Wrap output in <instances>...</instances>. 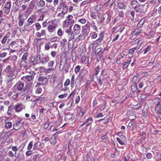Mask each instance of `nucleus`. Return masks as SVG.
<instances>
[{"mask_svg": "<svg viewBox=\"0 0 161 161\" xmlns=\"http://www.w3.org/2000/svg\"><path fill=\"white\" fill-rule=\"evenodd\" d=\"M153 102L154 104H156V107L155 108V110L157 114H161V106L160 103L159 99L157 98H156L153 100Z\"/></svg>", "mask_w": 161, "mask_h": 161, "instance_id": "f257e3e1", "label": "nucleus"}, {"mask_svg": "<svg viewBox=\"0 0 161 161\" xmlns=\"http://www.w3.org/2000/svg\"><path fill=\"white\" fill-rule=\"evenodd\" d=\"M104 37V33L103 32H101L98 36V39L96 40L94 43H92L91 45H92V46L97 47L102 42Z\"/></svg>", "mask_w": 161, "mask_h": 161, "instance_id": "f03ea898", "label": "nucleus"}, {"mask_svg": "<svg viewBox=\"0 0 161 161\" xmlns=\"http://www.w3.org/2000/svg\"><path fill=\"white\" fill-rule=\"evenodd\" d=\"M39 63L42 65L46 64L49 60V57L45 55L39 56Z\"/></svg>", "mask_w": 161, "mask_h": 161, "instance_id": "7ed1b4c3", "label": "nucleus"}, {"mask_svg": "<svg viewBox=\"0 0 161 161\" xmlns=\"http://www.w3.org/2000/svg\"><path fill=\"white\" fill-rule=\"evenodd\" d=\"M133 8L136 12H139L141 13L144 12V6L142 5H141L139 3L137 4Z\"/></svg>", "mask_w": 161, "mask_h": 161, "instance_id": "20e7f679", "label": "nucleus"}, {"mask_svg": "<svg viewBox=\"0 0 161 161\" xmlns=\"http://www.w3.org/2000/svg\"><path fill=\"white\" fill-rule=\"evenodd\" d=\"M11 6V3L10 1L7 2L6 3L3 9L5 14H8L9 13Z\"/></svg>", "mask_w": 161, "mask_h": 161, "instance_id": "39448f33", "label": "nucleus"}, {"mask_svg": "<svg viewBox=\"0 0 161 161\" xmlns=\"http://www.w3.org/2000/svg\"><path fill=\"white\" fill-rule=\"evenodd\" d=\"M36 17L35 15H32L28 19L27 23L26 24V26L28 27L31 25L35 21Z\"/></svg>", "mask_w": 161, "mask_h": 161, "instance_id": "423d86ee", "label": "nucleus"}, {"mask_svg": "<svg viewBox=\"0 0 161 161\" xmlns=\"http://www.w3.org/2000/svg\"><path fill=\"white\" fill-rule=\"evenodd\" d=\"M24 105L22 103H19L15 105L14 107V108L16 112H20L24 108Z\"/></svg>", "mask_w": 161, "mask_h": 161, "instance_id": "0eeeda50", "label": "nucleus"}, {"mask_svg": "<svg viewBox=\"0 0 161 161\" xmlns=\"http://www.w3.org/2000/svg\"><path fill=\"white\" fill-rule=\"evenodd\" d=\"M6 70L8 72L7 75L10 76L11 77H13L14 74V71L15 68H13L11 69H10V67L9 65L8 66L6 69Z\"/></svg>", "mask_w": 161, "mask_h": 161, "instance_id": "6e6552de", "label": "nucleus"}, {"mask_svg": "<svg viewBox=\"0 0 161 161\" xmlns=\"http://www.w3.org/2000/svg\"><path fill=\"white\" fill-rule=\"evenodd\" d=\"M21 121L22 120H21L15 122L13 125V129L17 131L20 129L22 125V123H21Z\"/></svg>", "mask_w": 161, "mask_h": 161, "instance_id": "1a4fd4ad", "label": "nucleus"}, {"mask_svg": "<svg viewBox=\"0 0 161 161\" xmlns=\"http://www.w3.org/2000/svg\"><path fill=\"white\" fill-rule=\"evenodd\" d=\"M92 118L91 117H89L85 120V121L83 123V124L80 125V126L82 127L86 124H87L86 125V126L88 127L90 124L92 123Z\"/></svg>", "mask_w": 161, "mask_h": 161, "instance_id": "9d476101", "label": "nucleus"}, {"mask_svg": "<svg viewBox=\"0 0 161 161\" xmlns=\"http://www.w3.org/2000/svg\"><path fill=\"white\" fill-rule=\"evenodd\" d=\"M31 86L29 84L26 85L23 88V92L24 94L27 93L29 92V95H32V91L30 90Z\"/></svg>", "mask_w": 161, "mask_h": 161, "instance_id": "9b49d317", "label": "nucleus"}, {"mask_svg": "<svg viewBox=\"0 0 161 161\" xmlns=\"http://www.w3.org/2000/svg\"><path fill=\"white\" fill-rule=\"evenodd\" d=\"M24 83L20 81L18 82L14 87V88L15 86H16L18 91L19 92H20L24 88Z\"/></svg>", "mask_w": 161, "mask_h": 161, "instance_id": "f8f14e48", "label": "nucleus"}, {"mask_svg": "<svg viewBox=\"0 0 161 161\" xmlns=\"http://www.w3.org/2000/svg\"><path fill=\"white\" fill-rule=\"evenodd\" d=\"M74 20H71V21H70L68 20H65L64 22V24H63V27L64 28L67 27L69 26V25L70 24H73L74 23Z\"/></svg>", "mask_w": 161, "mask_h": 161, "instance_id": "ddd939ff", "label": "nucleus"}, {"mask_svg": "<svg viewBox=\"0 0 161 161\" xmlns=\"http://www.w3.org/2000/svg\"><path fill=\"white\" fill-rule=\"evenodd\" d=\"M56 25L54 24L48 25L47 26V30L49 32H52L55 31Z\"/></svg>", "mask_w": 161, "mask_h": 161, "instance_id": "4468645a", "label": "nucleus"}, {"mask_svg": "<svg viewBox=\"0 0 161 161\" xmlns=\"http://www.w3.org/2000/svg\"><path fill=\"white\" fill-rule=\"evenodd\" d=\"M39 60V56L32 57L31 58V62L33 64H36L38 62Z\"/></svg>", "mask_w": 161, "mask_h": 161, "instance_id": "2eb2a0df", "label": "nucleus"}, {"mask_svg": "<svg viewBox=\"0 0 161 161\" xmlns=\"http://www.w3.org/2000/svg\"><path fill=\"white\" fill-rule=\"evenodd\" d=\"M38 80L41 82L42 85H43L47 82L48 79L46 77L41 76L38 78Z\"/></svg>", "mask_w": 161, "mask_h": 161, "instance_id": "dca6fc26", "label": "nucleus"}, {"mask_svg": "<svg viewBox=\"0 0 161 161\" xmlns=\"http://www.w3.org/2000/svg\"><path fill=\"white\" fill-rule=\"evenodd\" d=\"M74 30L75 34H78L80 31V27L78 24H75L74 27Z\"/></svg>", "mask_w": 161, "mask_h": 161, "instance_id": "f3484780", "label": "nucleus"}, {"mask_svg": "<svg viewBox=\"0 0 161 161\" xmlns=\"http://www.w3.org/2000/svg\"><path fill=\"white\" fill-rule=\"evenodd\" d=\"M117 6L118 8L120 9L125 10L126 8V6L122 2L118 3L117 4Z\"/></svg>", "mask_w": 161, "mask_h": 161, "instance_id": "a211bd4d", "label": "nucleus"}, {"mask_svg": "<svg viewBox=\"0 0 161 161\" xmlns=\"http://www.w3.org/2000/svg\"><path fill=\"white\" fill-rule=\"evenodd\" d=\"M45 2L43 0H40L37 3V7L39 8H42L44 6Z\"/></svg>", "mask_w": 161, "mask_h": 161, "instance_id": "6ab92c4d", "label": "nucleus"}, {"mask_svg": "<svg viewBox=\"0 0 161 161\" xmlns=\"http://www.w3.org/2000/svg\"><path fill=\"white\" fill-rule=\"evenodd\" d=\"M145 19L143 18L141 19L137 25V27L138 28H142L145 22Z\"/></svg>", "mask_w": 161, "mask_h": 161, "instance_id": "aec40b11", "label": "nucleus"}, {"mask_svg": "<svg viewBox=\"0 0 161 161\" xmlns=\"http://www.w3.org/2000/svg\"><path fill=\"white\" fill-rule=\"evenodd\" d=\"M34 76L32 75H27L25 76H23L22 79H25L27 81H31L34 79Z\"/></svg>", "mask_w": 161, "mask_h": 161, "instance_id": "412c9836", "label": "nucleus"}, {"mask_svg": "<svg viewBox=\"0 0 161 161\" xmlns=\"http://www.w3.org/2000/svg\"><path fill=\"white\" fill-rule=\"evenodd\" d=\"M12 90H13V92L14 93H16L15 94L13 95L12 97V98L13 99H14L15 100V99H16L19 96V92H16L17 90H16V89H15L14 88V87L13 88Z\"/></svg>", "mask_w": 161, "mask_h": 161, "instance_id": "4be33fe9", "label": "nucleus"}, {"mask_svg": "<svg viewBox=\"0 0 161 161\" xmlns=\"http://www.w3.org/2000/svg\"><path fill=\"white\" fill-rule=\"evenodd\" d=\"M5 127L7 129H10L12 126V124L11 122L8 121L6 120L5 121Z\"/></svg>", "mask_w": 161, "mask_h": 161, "instance_id": "5701e85b", "label": "nucleus"}, {"mask_svg": "<svg viewBox=\"0 0 161 161\" xmlns=\"http://www.w3.org/2000/svg\"><path fill=\"white\" fill-rule=\"evenodd\" d=\"M41 145V143L39 142H38L35 143L33 147V149L34 150L39 149Z\"/></svg>", "mask_w": 161, "mask_h": 161, "instance_id": "b1692460", "label": "nucleus"}, {"mask_svg": "<svg viewBox=\"0 0 161 161\" xmlns=\"http://www.w3.org/2000/svg\"><path fill=\"white\" fill-rule=\"evenodd\" d=\"M142 31V30L138 28L135 29L133 31V33H134L135 36H137Z\"/></svg>", "mask_w": 161, "mask_h": 161, "instance_id": "393cba45", "label": "nucleus"}, {"mask_svg": "<svg viewBox=\"0 0 161 161\" xmlns=\"http://www.w3.org/2000/svg\"><path fill=\"white\" fill-rule=\"evenodd\" d=\"M39 0H32L29 3V7L31 8H33L35 6V3Z\"/></svg>", "mask_w": 161, "mask_h": 161, "instance_id": "a878e982", "label": "nucleus"}, {"mask_svg": "<svg viewBox=\"0 0 161 161\" xmlns=\"http://www.w3.org/2000/svg\"><path fill=\"white\" fill-rule=\"evenodd\" d=\"M18 19L19 20V25L20 26H22L24 24V19L21 18L20 15H19V16L18 17Z\"/></svg>", "mask_w": 161, "mask_h": 161, "instance_id": "bb28decb", "label": "nucleus"}, {"mask_svg": "<svg viewBox=\"0 0 161 161\" xmlns=\"http://www.w3.org/2000/svg\"><path fill=\"white\" fill-rule=\"evenodd\" d=\"M104 16H105V18L107 17V19H106V22L107 23H109L111 20V16L109 14L107 13H106L104 14Z\"/></svg>", "mask_w": 161, "mask_h": 161, "instance_id": "cd10ccee", "label": "nucleus"}, {"mask_svg": "<svg viewBox=\"0 0 161 161\" xmlns=\"http://www.w3.org/2000/svg\"><path fill=\"white\" fill-rule=\"evenodd\" d=\"M85 39V36L83 35H80L75 39V40L78 41L84 40Z\"/></svg>", "mask_w": 161, "mask_h": 161, "instance_id": "c85d7f7f", "label": "nucleus"}, {"mask_svg": "<svg viewBox=\"0 0 161 161\" xmlns=\"http://www.w3.org/2000/svg\"><path fill=\"white\" fill-rule=\"evenodd\" d=\"M65 8L66 7H65V8L63 9V10H65V11L66 10L65 12L64 11H62L61 13L58 14V16L63 17L64 14H66V13L68 11V8H66V9Z\"/></svg>", "mask_w": 161, "mask_h": 161, "instance_id": "c756f323", "label": "nucleus"}, {"mask_svg": "<svg viewBox=\"0 0 161 161\" xmlns=\"http://www.w3.org/2000/svg\"><path fill=\"white\" fill-rule=\"evenodd\" d=\"M131 61V60H130L128 62H125L123 64V69H126L129 65Z\"/></svg>", "mask_w": 161, "mask_h": 161, "instance_id": "7c9ffc66", "label": "nucleus"}, {"mask_svg": "<svg viewBox=\"0 0 161 161\" xmlns=\"http://www.w3.org/2000/svg\"><path fill=\"white\" fill-rule=\"evenodd\" d=\"M137 86L136 82H134L132 86L131 89L133 92H135L137 89Z\"/></svg>", "mask_w": 161, "mask_h": 161, "instance_id": "2f4dec72", "label": "nucleus"}, {"mask_svg": "<svg viewBox=\"0 0 161 161\" xmlns=\"http://www.w3.org/2000/svg\"><path fill=\"white\" fill-rule=\"evenodd\" d=\"M20 65L21 67L25 68L27 67L28 64L25 61H22L20 62Z\"/></svg>", "mask_w": 161, "mask_h": 161, "instance_id": "473e14b6", "label": "nucleus"}, {"mask_svg": "<svg viewBox=\"0 0 161 161\" xmlns=\"http://www.w3.org/2000/svg\"><path fill=\"white\" fill-rule=\"evenodd\" d=\"M97 36V34L96 32H93L90 34V36L92 39L96 38Z\"/></svg>", "mask_w": 161, "mask_h": 161, "instance_id": "72a5a7b5", "label": "nucleus"}, {"mask_svg": "<svg viewBox=\"0 0 161 161\" xmlns=\"http://www.w3.org/2000/svg\"><path fill=\"white\" fill-rule=\"evenodd\" d=\"M14 79L13 77H11L10 76L7 75L6 77V80L7 82L9 83L12 80Z\"/></svg>", "mask_w": 161, "mask_h": 161, "instance_id": "f704fd0d", "label": "nucleus"}, {"mask_svg": "<svg viewBox=\"0 0 161 161\" xmlns=\"http://www.w3.org/2000/svg\"><path fill=\"white\" fill-rule=\"evenodd\" d=\"M125 16V13L123 11H120L118 13V16L119 17L123 18Z\"/></svg>", "mask_w": 161, "mask_h": 161, "instance_id": "c9c22d12", "label": "nucleus"}, {"mask_svg": "<svg viewBox=\"0 0 161 161\" xmlns=\"http://www.w3.org/2000/svg\"><path fill=\"white\" fill-rule=\"evenodd\" d=\"M50 43L49 42L45 43L44 48L45 50L48 51L49 49L50 48Z\"/></svg>", "mask_w": 161, "mask_h": 161, "instance_id": "e433bc0d", "label": "nucleus"}, {"mask_svg": "<svg viewBox=\"0 0 161 161\" xmlns=\"http://www.w3.org/2000/svg\"><path fill=\"white\" fill-rule=\"evenodd\" d=\"M33 142L32 141L30 142L27 148L28 150H31L33 146Z\"/></svg>", "mask_w": 161, "mask_h": 161, "instance_id": "4c0bfd02", "label": "nucleus"}, {"mask_svg": "<svg viewBox=\"0 0 161 161\" xmlns=\"http://www.w3.org/2000/svg\"><path fill=\"white\" fill-rule=\"evenodd\" d=\"M7 39L8 37L6 36H4L1 41L2 43V44H4L6 42Z\"/></svg>", "mask_w": 161, "mask_h": 161, "instance_id": "58836bf2", "label": "nucleus"}, {"mask_svg": "<svg viewBox=\"0 0 161 161\" xmlns=\"http://www.w3.org/2000/svg\"><path fill=\"white\" fill-rule=\"evenodd\" d=\"M149 96V94H143L141 95V97L142 99L143 100L147 97Z\"/></svg>", "mask_w": 161, "mask_h": 161, "instance_id": "ea45409f", "label": "nucleus"}, {"mask_svg": "<svg viewBox=\"0 0 161 161\" xmlns=\"http://www.w3.org/2000/svg\"><path fill=\"white\" fill-rule=\"evenodd\" d=\"M28 54L27 53H25L22 56V59L24 61L26 60L27 59Z\"/></svg>", "mask_w": 161, "mask_h": 161, "instance_id": "a19ab883", "label": "nucleus"}, {"mask_svg": "<svg viewBox=\"0 0 161 161\" xmlns=\"http://www.w3.org/2000/svg\"><path fill=\"white\" fill-rule=\"evenodd\" d=\"M91 27L95 31H97V28L95 25V23L94 22H93L91 25Z\"/></svg>", "mask_w": 161, "mask_h": 161, "instance_id": "79ce46f5", "label": "nucleus"}, {"mask_svg": "<svg viewBox=\"0 0 161 161\" xmlns=\"http://www.w3.org/2000/svg\"><path fill=\"white\" fill-rule=\"evenodd\" d=\"M51 142L52 144L54 145L56 143V140L55 137H52L51 139Z\"/></svg>", "mask_w": 161, "mask_h": 161, "instance_id": "37998d69", "label": "nucleus"}, {"mask_svg": "<svg viewBox=\"0 0 161 161\" xmlns=\"http://www.w3.org/2000/svg\"><path fill=\"white\" fill-rule=\"evenodd\" d=\"M54 64V62L53 61H50L48 64V66L49 67H52L53 66Z\"/></svg>", "mask_w": 161, "mask_h": 161, "instance_id": "c03bdc74", "label": "nucleus"}, {"mask_svg": "<svg viewBox=\"0 0 161 161\" xmlns=\"http://www.w3.org/2000/svg\"><path fill=\"white\" fill-rule=\"evenodd\" d=\"M49 125V122L48 121H47L44 124L43 127L44 129H46L48 128Z\"/></svg>", "mask_w": 161, "mask_h": 161, "instance_id": "a18cd8bd", "label": "nucleus"}, {"mask_svg": "<svg viewBox=\"0 0 161 161\" xmlns=\"http://www.w3.org/2000/svg\"><path fill=\"white\" fill-rule=\"evenodd\" d=\"M43 99V98L41 97H39L38 98H37L36 100H35L33 101V102L35 103H36V102L38 101H40V102L42 101Z\"/></svg>", "mask_w": 161, "mask_h": 161, "instance_id": "49530a36", "label": "nucleus"}, {"mask_svg": "<svg viewBox=\"0 0 161 161\" xmlns=\"http://www.w3.org/2000/svg\"><path fill=\"white\" fill-rule=\"evenodd\" d=\"M70 83V80L69 79H67L64 84V85L65 86H68Z\"/></svg>", "mask_w": 161, "mask_h": 161, "instance_id": "de8ad7c7", "label": "nucleus"}, {"mask_svg": "<svg viewBox=\"0 0 161 161\" xmlns=\"http://www.w3.org/2000/svg\"><path fill=\"white\" fill-rule=\"evenodd\" d=\"M78 21L81 24H84L86 23V20L85 19H78Z\"/></svg>", "mask_w": 161, "mask_h": 161, "instance_id": "09e8293b", "label": "nucleus"}, {"mask_svg": "<svg viewBox=\"0 0 161 161\" xmlns=\"http://www.w3.org/2000/svg\"><path fill=\"white\" fill-rule=\"evenodd\" d=\"M85 28L86 29L90 30V24L89 21H87L86 24L85 26Z\"/></svg>", "mask_w": 161, "mask_h": 161, "instance_id": "8fccbe9b", "label": "nucleus"}, {"mask_svg": "<svg viewBox=\"0 0 161 161\" xmlns=\"http://www.w3.org/2000/svg\"><path fill=\"white\" fill-rule=\"evenodd\" d=\"M151 46H148L147 48L145 49L144 52V54H146L147 52L150 51L151 49Z\"/></svg>", "mask_w": 161, "mask_h": 161, "instance_id": "3c124183", "label": "nucleus"}, {"mask_svg": "<svg viewBox=\"0 0 161 161\" xmlns=\"http://www.w3.org/2000/svg\"><path fill=\"white\" fill-rule=\"evenodd\" d=\"M67 95V94L65 93L63 94L60 95L58 96V97L59 98H63L66 97Z\"/></svg>", "mask_w": 161, "mask_h": 161, "instance_id": "603ef678", "label": "nucleus"}, {"mask_svg": "<svg viewBox=\"0 0 161 161\" xmlns=\"http://www.w3.org/2000/svg\"><path fill=\"white\" fill-rule=\"evenodd\" d=\"M12 150L15 152L14 154H16V152L17 151L18 149L19 148V147L17 148L16 146H13L11 148Z\"/></svg>", "mask_w": 161, "mask_h": 161, "instance_id": "864d4df0", "label": "nucleus"}, {"mask_svg": "<svg viewBox=\"0 0 161 161\" xmlns=\"http://www.w3.org/2000/svg\"><path fill=\"white\" fill-rule=\"evenodd\" d=\"M35 26L37 31H39L41 28V25L39 23H36Z\"/></svg>", "mask_w": 161, "mask_h": 161, "instance_id": "5fc2aeb1", "label": "nucleus"}, {"mask_svg": "<svg viewBox=\"0 0 161 161\" xmlns=\"http://www.w3.org/2000/svg\"><path fill=\"white\" fill-rule=\"evenodd\" d=\"M80 66L79 65H77L75 67V73H77L80 71Z\"/></svg>", "mask_w": 161, "mask_h": 161, "instance_id": "6e6d98bb", "label": "nucleus"}, {"mask_svg": "<svg viewBox=\"0 0 161 161\" xmlns=\"http://www.w3.org/2000/svg\"><path fill=\"white\" fill-rule=\"evenodd\" d=\"M57 34L58 36H61L62 35L63 32L62 30L61 29H59L57 31Z\"/></svg>", "mask_w": 161, "mask_h": 161, "instance_id": "4d7b16f0", "label": "nucleus"}, {"mask_svg": "<svg viewBox=\"0 0 161 161\" xmlns=\"http://www.w3.org/2000/svg\"><path fill=\"white\" fill-rule=\"evenodd\" d=\"M125 55V54L124 53V51H122L121 53H120V54L119 55V57L121 58H123Z\"/></svg>", "mask_w": 161, "mask_h": 161, "instance_id": "13d9d810", "label": "nucleus"}, {"mask_svg": "<svg viewBox=\"0 0 161 161\" xmlns=\"http://www.w3.org/2000/svg\"><path fill=\"white\" fill-rule=\"evenodd\" d=\"M136 49V47H134L133 48L130 49L129 50V53L131 54H132Z\"/></svg>", "mask_w": 161, "mask_h": 161, "instance_id": "bf43d9fd", "label": "nucleus"}, {"mask_svg": "<svg viewBox=\"0 0 161 161\" xmlns=\"http://www.w3.org/2000/svg\"><path fill=\"white\" fill-rule=\"evenodd\" d=\"M28 151H27L26 152V155L27 156H29L31 155L33 153V152L31 150H28Z\"/></svg>", "mask_w": 161, "mask_h": 161, "instance_id": "052dcab7", "label": "nucleus"}, {"mask_svg": "<svg viewBox=\"0 0 161 161\" xmlns=\"http://www.w3.org/2000/svg\"><path fill=\"white\" fill-rule=\"evenodd\" d=\"M91 17L93 19H96L97 18V16L96 14L93 12L91 13Z\"/></svg>", "mask_w": 161, "mask_h": 161, "instance_id": "680f3d73", "label": "nucleus"}, {"mask_svg": "<svg viewBox=\"0 0 161 161\" xmlns=\"http://www.w3.org/2000/svg\"><path fill=\"white\" fill-rule=\"evenodd\" d=\"M58 38L57 37H54L50 38V40L51 42H55L57 41Z\"/></svg>", "mask_w": 161, "mask_h": 161, "instance_id": "e2e57ef3", "label": "nucleus"}, {"mask_svg": "<svg viewBox=\"0 0 161 161\" xmlns=\"http://www.w3.org/2000/svg\"><path fill=\"white\" fill-rule=\"evenodd\" d=\"M147 158L149 159L151 158L152 157V155L150 153H147L146 155Z\"/></svg>", "mask_w": 161, "mask_h": 161, "instance_id": "0e129e2a", "label": "nucleus"}, {"mask_svg": "<svg viewBox=\"0 0 161 161\" xmlns=\"http://www.w3.org/2000/svg\"><path fill=\"white\" fill-rule=\"evenodd\" d=\"M139 4V3L137 1L134 0L131 1L130 3V5H136V4Z\"/></svg>", "mask_w": 161, "mask_h": 161, "instance_id": "69168bd1", "label": "nucleus"}, {"mask_svg": "<svg viewBox=\"0 0 161 161\" xmlns=\"http://www.w3.org/2000/svg\"><path fill=\"white\" fill-rule=\"evenodd\" d=\"M42 91V89L41 87H38L36 91V93L37 94L40 93Z\"/></svg>", "mask_w": 161, "mask_h": 161, "instance_id": "338daca9", "label": "nucleus"}, {"mask_svg": "<svg viewBox=\"0 0 161 161\" xmlns=\"http://www.w3.org/2000/svg\"><path fill=\"white\" fill-rule=\"evenodd\" d=\"M38 70L40 71L41 73L44 71L45 69L43 67H40L37 68Z\"/></svg>", "mask_w": 161, "mask_h": 161, "instance_id": "774afa93", "label": "nucleus"}]
</instances>
